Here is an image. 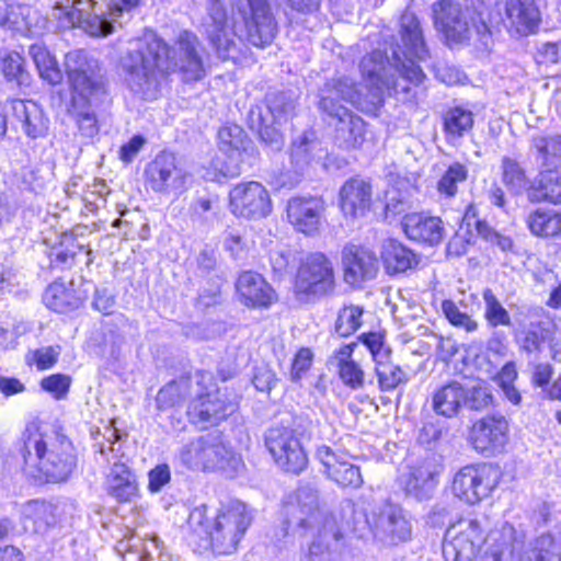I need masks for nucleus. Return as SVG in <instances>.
<instances>
[{
	"label": "nucleus",
	"mask_w": 561,
	"mask_h": 561,
	"mask_svg": "<svg viewBox=\"0 0 561 561\" xmlns=\"http://www.w3.org/2000/svg\"><path fill=\"white\" fill-rule=\"evenodd\" d=\"M187 176V172L170 152L159 153L146 168L148 185L154 192L163 194H178L184 191Z\"/></svg>",
	"instance_id": "22"
},
{
	"label": "nucleus",
	"mask_w": 561,
	"mask_h": 561,
	"mask_svg": "<svg viewBox=\"0 0 561 561\" xmlns=\"http://www.w3.org/2000/svg\"><path fill=\"white\" fill-rule=\"evenodd\" d=\"M371 185L362 178H352L340 190V206L345 217H363L371 205Z\"/></svg>",
	"instance_id": "30"
},
{
	"label": "nucleus",
	"mask_w": 561,
	"mask_h": 561,
	"mask_svg": "<svg viewBox=\"0 0 561 561\" xmlns=\"http://www.w3.org/2000/svg\"><path fill=\"white\" fill-rule=\"evenodd\" d=\"M334 287V271L330 260L319 252L308 255L296 275L294 290L297 299L311 302L331 295Z\"/></svg>",
	"instance_id": "13"
},
{
	"label": "nucleus",
	"mask_w": 561,
	"mask_h": 561,
	"mask_svg": "<svg viewBox=\"0 0 561 561\" xmlns=\"http://www.w3.org/2000/svg\"><path fill=\"white\" fill-rule=\"evenodd\" d=\"M442 309L445 317L453 325L463 328L467 332L477 330V321L471 319L467 313L461 312L454 301L444 300L442 304Z\"/></svg>",
	"instance_id": "58"
},
{
	"label": "nucleus",
	"mask_w": 561,
	"mask_h": 561,
	"mask_svg": "<svg viewBox=\"0 0 561 561\" xmlns=\"http://www.w3.org/2000/svg\"><path fill=\"white\" fill-rule=\"evenodd\" d=\"M191 390V381L182 378L161 388L157 394V407L161 410L182 404Z\"/></svg>",
	"instance_id": "51"
},
{
	"label": "nucleus",
	"mask_w": 561,
	"mask_h": 561,
	"mask_svg": "<svg viewBox=\"0 0 561 561\" xmlns=\"http://www.w3.org/2000/svg\"><path fill=\"white\" fill-rule=\"evenodd\" d=\"M443 466L435 458H426L420 465L412 468L407 482V490L416 497L430 496L438 483V477Z\"/></svg>",
	"instance_id": "34"
},
{
	"label": "nucleus",
	"mask_w": 561,
	"mask_h": 561,
	"mask_svg": "<svg viewBox=\"0 0 561 561\" xmlns=\"http://www.w3.org/2000/svg\"><path fill=\"white\" fill-rule=\"evenodd\" d=\"M402 225L408 238L430 245L438 244L445 234L439 217L412 213L404 216Z\"/></svg>",
	"instance_id": "31"
},
{
	"label": "nucleus",
	"mask_w": 561,
	"mask_h": 561,
	"mask_svg": "<svg viewBox=\"0 0 561 561\" xmlns=\"http://www.w3.org/2000/svg\"><path fill=\"white\" fill-rule=\"evenodd\" d=\"M484 301V318L493 327L512 325L511 317L492 289L485 288L482 294Z\"/></svg>",
	"instance_id": "53"
},
{
	"label": "nucleus",
	"mask_w": 561,
	"mask_h": 561,
	"mask_svg": "<svg viewBox=\"0 0 561 561\" xmlns=\"http://www.w3.org/2000/svg\"><path fill=\"white\" fill-rule=\"evenodd\" d=\"M56 524L55 506L45 501H31L23 508L26 531L43 534Z\"/></svg>",
	"instance_id": "38"
},
{
	"label": "nucleus",
	"mask_w": 561,
	"mask_h": 561,
	"mask_svg": "<svg viewBox=\"0 0 561 561\" xmlns=\"http://www.w3.org/2000/svg\"><path fill=\"white\" fill-rule=\"evenodd\" d=\"M505 16L508 28L518 35L533 33L540 23V12L534 0H506Z\"/></svg>",
	"instance_id": "32"
},
{
	"label": "nucleus",
	"mask_w": 561,
	"mask_h": 561,
	"mask_svg": "<svg viewBox=\"0 0 561 561\" xmlns=\"http://www.w3.org/2000/svg\"><path fill=\"white\" fill-rule=\"evenodd\" d=\"M499 469L486 463L465 466L454 477V494L468 504L479 503L499 484Z\"/></svg>",
	"instance_id": "15"
},
{
	"label": "nucleus",
	"mask_w": 561,
	"mask_h": 561,
	"mask_svg": "<svg viewBox=\"0 0 561 561\" xmlns=\"http://www.w3.org/2000/svg\"><path fill=\"white\" fill-rule=\"evenodd\" d=\"M220 146L225 150H231L240 154V150H247V135L238 125L224 126L218 130Z\"/></svg>",
	"instance_id": "56"
},
{
	"label": "nucleus",
	"mask_w": 561,
	"mask_h": 561,
	"mask_svg": "<svg viewBox=\"0 0 561 561\" xmlns=\"http://www.w3.org/2000/svg\"><path fill=\"white\" fill-rule=\"evenodd\" d=\"M71 378L68 375L54 374L41 381L42 388L51 393L56 399L65 398L69 391Z\"/></svg>",
	"instance_id": "62"
},
{
	"label": "nucleus",
	"mask_w": 561,
	"mask_h": 561,
	"mask_svg": "<svg viewBox=\"0 0 561 561\" xmlns=\"http://www.w3.org/2000/svg\"><path fill=\"white\" fill-rule=\"evenodd\" d=\"M265 445L275 462L283 470L299 473L306 469L307 455L291 428H270L265 435Z\"/></svg>",
	"instance_id": "18"
},
{
	"label": "nucleus",
	"mask_w": 561,
	"mask_h": 561,
	"mask_svg": "<svg viewBox=\"0 0 561 561\" xmlns=\"http://www.w3.org/2000/svg\"><path fill=\"white\" fill-rule=\"evenodd\" d=\"M434 72L436 79L447 85L462 84L467 79L466 75L459 68L448 62H438L435 65Z\"/></svg>",
	"instance_id": "63"
},
{
	"label": "nucleus",
	"mask_w": 561,
	"mask_h": 561,
	"mask_svg": "<svg viewBox=\"0 0 561 561\" xmlns=\"http://www.w3.org/2000/svg\"><path fill=\"white\" fill-rule=\"evenodd\" d=\"M360 69L367 81V95L363 96L354 85L355 96L353 100H343L357 106L367 114L376 115L382 107L387 89L382 84L381 71L386 70L383 53L374 50L362 59Z\"/></svg>",
	"instance_id": "17"
},
{
	"label": "nucleus",
	"mask_w": 561,
	"mask_h": 561,
	"mask_svg": "<svg viewBox=\"0 0 561 561\" xmlns=\"http://www.w3.org/2000/svg\"><path fill=\"white\" fill-rule=\"evenodd\" d=\"M527 226L536 236H558L561 233V214L554 209L538 208L528 215Z\"/></svg>",
	"instance_id": "47"
},
{
	"label": "nucleus",
	"mask_w": 561,
	"mask_h": 561,
	"mask_svg": "<svg viewBox=\"0 0 561 561\" xmlns=\"http://www.w3.org/2000/svg\"><path fill=\"white\" fill-rule=\"evenodd\" d=\"M530 202L548 201L561 204V169H548L539 174L538 187L528 191Z\"/></svg>",
	"instance_id": "41"
},
{
	"label": "nucleus",
	"mask_w": 561,
	"mask_h": 561,
	"mask_svg": "<svg viewBox=\"0 0 561 561\" xmlns=\"http://www.w3.org/2000/svg\"><path fill=\"white\" fill-rule=\"evenodd\" d=\"M141 0H71L67 13L73 25H79L92 36H107L122 26L125 13H130Z\"/></svg>",
	"instance_id": "9"
},
{
	"label": "nucleus",
	"mask_w": 561,
	"mask_h": 561,
	"mask_svg": "<svg viewBox=\"0 0 561 561\" xmlns=\"http://www.w3.org/2000/svg\"><path fill=\"white\" fill-rule=\"evenodd\" d=\"M108 495L118 502H130L138 493L136 476L123 462H115L105 480Z\"/></svg>",
	"instance_id": "37"
},
{
	"label": "nucleus",
	"mask_w": 561,
	"mask_h": 561,
	"mask_svg": "<svg viewBox=\"0 0 561 561\" xmlns=\"http://www.w3.org/2000/svg\"><path fill=\"white\" fill-rule=\"evenodd\" d=\"M476 229L478 234L486 242L499 247L502 251L513 250L514 242L508 236L501 234L489 226L485 221H477Z\"/></svg>",
	"instance_id": "59"
},
{
	"label": "nucleus",
	"mask_w": 561,
	"mask_h": 561,
	"mask_svg": "<svg viewBox=\"0 0 561 561\" xmlns=\"http://www.w3.org/2000/svg\"><path fill=\"white\" fill-rule=\"evenodd\" d=\"M472 242L473 233L471 229H463V226L459 227L447 244V255L456 257L465 255Z\"/></svg>",
	"instance_id": "60"
},
{
	"label": "nucleus",
	"mask_w": 561,
	"mask_h": 561,
	"mask_svg": "<svg viewBox=\"0 0 561 561\" xmlns=\"http://www.w3.org/2000/svg\"><path fill=\"white\" fill-rule=\"evenodd\" d=\"M363 308L356 305L344 306L335 321V332L341 336H350L362 325Z\"/></svg>",
	"instance_id": "55"
},
{
	"label": "nucleus",
	"mask_w": 561,
	"mask_h": 561,
	"mask_svg": "<svg viewBox=\"0 0 561 561\" xmlns=\"http://www.w3.org/2000/svg\"><path fill=\"white\" fill-rule=\"evenodd\" d=\"M251 522L248 506L236 501L224 507L211 524H208L206 505L196 506L188 514L185 529L205 539L214 553L225 556L237 550Z\"/></svg>",
	"instance_id": "5"
},
{
	"label": "nucleus",
	"mask_w": 561,
	"mask_h": 561,
	"mask_svg": "<svg viewBox=\"0 0 561 561\" xmlns=\"http://www.w3.org/2000/svg\"><path fill=\"white\" fill-rule=\"evenodd\" d=\"M344 280L357 286L376 277L378 260L373 251L354 243H347L342 250Z\"/></svg>",
	"instance_id": "24"
},
{
	"label": "nucleus",
	"mask_w": 561,
	"mask_h": 561,
	"mask_svg": "<svg viewBox=\"0 0 561 561\" xmlns=\"http://www.w3.org/2000/svg\"><path fill=\"white\" fill-rule=\"evenodd\" d=\"M19 453L24 470L46 482L66 481L77 465L75 448L65 435L34 423L22 433Z\"/></svg>",
	"instance_id": "2"
},
{
	"label": "nucleus",
	"mask_w": 561,
	"mask_h": 561,
	"mask_svg": "<svg viewBox=\"0 0 561 561\" xmlns=\"http://www.w3.org/2000/svg\"><path fill=\"white\" fill-rule=\"evenodd\" d=\"M516 554L517 561H561L559 545L550 535H542L525 545V536L512 525L491 531L478 561H507Z\"/></svg>",
	"instance_id": "7"
},
{
	"label": "nucleus",
	"mask_w": 561,
	"mask_h": 561,
	"mask_svg": "<svg viewBox=\"0 0 561 561\" xmlns=\"http://www.w3.org/2000/svg\"><path fill=\"white\" fill-rule=\"evenodd\" d=\"M208 15L213 22L207 27L211 46L218 57L226 60L237 50L234 35L227 27L228 13L221 0H206Z\"/></svg>",
	"instance_id": "28"
},
{
	"label": "nucleus",
	"mask_w": 561,
	"mask_h": 561,
	"mask_svg": "<svg viewBox=\"0 0 561 561\" xmlns=\"http://www.w3.org/2000/svg\"><path fill=\"white\" fill-rule=\"evenodd\" d=\"M324 210L325 204L320 197L295 196L287 203L289 222L298 231L307 234L318 231Z\"/></svg>",
	"instance_id": "27"
},
{
	"label": "nucleus",
	"mask_w": 561,
	"mask_h": 561,
	"mask_svg": "<svg viewBox=\"0 0 561 561\" xmlns=\"http://www.w3.org/2000/svg\"><path fill=\"white\" fill-rule=\"evenodd\" d=\"M465 401V386L457 380L438 386L431 396L433 411L446 419L456 417L460 413Z\"/></svg>",
	"instance_id": "33"
},
{
	"label": "nucleus",
	"mask_w": 561,
	"mask_h": 561,
	"mask_svg": "<svg viewBox=\"0 0 561 561\" xmlns=\"http://www.w3.org/2000/svg\"><path fill=\"white\" fill-rule=\"evenodd\" d=\"M531 150L538 160L547 164L553 158L561 157V135H536L531 139Z\"/></svg>",
	"instance_id": "52"
},
{
	"label": "nucleus",
	"mask_w": 561,
	"mask_h": 561,
	"mask_svg": "<svg viewBox=\"0 0 561 561\" xmlns=\"http://www.w3.org/2000/svg\"><path fill=\"white\" fill-rule=\"evenodd\" d=\"M234 8L245 22L248 41L260 47L271 44L277 27L266 0H236Z\"/></svg>",
	"instance_id": "21"
},
{
	"label": "nucleus",
	"mask_w": 561,
	"mask_h": 561,
	"mask_svg": "<svg viewBox=\"0 0 561 561\" xmlns=\"http://www.w3.org/2000/svg\"><path fill=\"white\" fill-rule=\"evenodd\" d=\"M72 96H98L104 93L99 61L84 50H72L65 58Z\"/></svg>",
	"instance_id": "16"
},
{
	"label": "nucleus",
	"mask_w": 561,
	"mask_h": 561,
	"mask_svg": "<svg viewBox=\"0 0 561 561\" xmlns=\"http://www.w3.org/2000/svg\"><path fill=\"white\" fill-rule=\"evenodd\" d=\"M434 26L447 41L462 43L469 39L472 31L484 38L490 34L489 26L479 9H462L457 0H438L432 4Z\"/></svg>",
	"instance_id": "12"
},
{
	"label": "nucleus",
	"mask_w": 561,
	"mask_h": 561,
	"mask_svg": "<svg viewBox=\"0 0 561 561\" xmlns=\"http://www.w3.org/2000/svg\"><path fill=\"white\" fill-rule=\"evenodd\" d=\"M240 301L248 307H268L276 300V293L265 278L255 272L247 271L236 283Z\"/></svg>",
	"instance_id": "29"
},
{
	"label": "nucleus",
	"mask_w": 561,
	"mask_h": 561,
	"mask_svg": "<svg viewBox=\"0 0 561 561\" xmlns=\"http://www.w3.org/2000/svg\"><path fill=\"white\" fill-rule=\"evenodd\" d=\"M13 117L20 122L23 131L31 138H38L47 130V119L41 107L33 101L12 100Z\"/></svg>",
	"instance_id": "35"
},
{
	"label": "nucleus",
	"mask_w": 561,
	"mask_h": 561,
	"mask_svg": "<svg viewBox=\"0 0 561 561\" xmlns=\"http://www.w3.org/2000/svg\"><path fill=\"white\" fill-rule=\"evenodd\" d=\"M283 516L286 529L299 536L311 533L322 539L334 540L342 536L335 517L320 510L319 492L309 484L300 485L288 496L283 507Z\"/></svg>",
	"instance_id": "8"
},
{
	"label": "nucleus",
	"mask_w": 561,
	"mask_h": 561,
	"mask_svg": "<svg viewBox=\"0 0 561 561\" xmlns=\"http://www.w3.org/2000/svg\"><path fill=\"white\" fill-rule=\"evenodd\" d=\"M469 170L465 164L458 161L453 162L437 181V192L446 198L455 197L458 193V184L466 182Z\"/></svg>",
	"instance_id": "50"
},
{
	"label": "nucleus",
	"mask_w": 561,
	"mask_h": 561,
	"mask_svg": "<svg viewBox=\"0 0 561 561\" xmlns=\"http://www.w3.org/2000/svg\"><path fill=\"white\" fill-rule=\"evenodd\" d=\"M316 457L325 468L327 476L342 488L358 489L364 480L359 467L351 463L347 456L335 453L331 447H318Z\"/></svg>",
	"instance_id": "26"
},
{
	"label": "nucleus",
	"mask_w": 561,
	"mask_h": 561,
	"mask_svg": "<svg viewBox=\"0 0 561 561\" xmlns=\"http://www.w3.org/2000/svg\"><path fill=\"white\" fill-rule=\"evenodd\" d=\"M529 367L531 368V383L535 387L548 389L550 387L549 385L554 373L553 366L547 362H536L530 363Z\"/></svg>",
	"instance_id": "64"
},
{
	"label": "nucleus",
	"mask_w": 561,
	"mask_h": 561,
	"mask_svg": "<svg viewBox=\"0 0 561 561\" xmlns=\"http://www.w3.org/2000/svg\"><path fill=\"white\" fill-rule=\"evenodd\" d=\"M28 55L33 59L39 77L49 84H58L62 80V72L56 58L48 51L45 45L35 43L30 46Z\"/></svg>",
	"instance_id": "44"
},
{
	"label": "nucleus",
	"mask_w": 561,
	"mask_h": 561,
	"mask_svg": "<svg viewBox=\"0 0 561 561\" xmlns=\"http://www.w3.org/2000/svg\"><path fill=\"white\" fill-rule=\"evenodd\" d=\"M116 550L125 561H154L153 552L159 550V538L152 536L144 540L131 536L118 541Z\"/></svg>",
	"instance_id": "43"
},
{
	"label": "nucleus",
	"mask_w": 561,
	"mask_h": 561,
	"mask_svg": "<svg viewBox=\"0 0 561 561\" xmlns=\"http://www.w3.org/2000/svg\"><path fill=\"white\" fill-rule=\"evenodd\" d=\"M237 404L210 378L197 383L195 398L190 402L187 415L197 425H216L236 411Z\"/></svg>",
	"instance_id": "14"
},
{
	"label": "nucleus",
	"mask_w": 561,
	"mask_h": 561,
	"mask_svg": "<svg viewBox=\"0 0 561 561\" xmlns=\"http://www.w3.org/2000/svg\"><path fill=\"white\" fill-rule=\"evenodd\" d=\"M0 70L4 80L19 89L28 88L32 76L25 67V59L16 51H10L0 60Z\"/></svg>",
	"instance_id": "45"
},
{
	"label": "nucleus",
	"mask_w": 561,
	"mask_h": 561,
	"mask_svg": "<svg viewBox=\"0 0 561 561\" xmlns=\"http://www.w3.org/2000/svg\"><path fill=\"white\" fill-rule=\"evenodd\" d=\"M400 35L402 45L392 49L391 58L383 53L386 70L381 71V76L388 95H396L405 102L411 98L410 84L419 85L425 77L414 60L426 59L428 49L414 13L407 11L402 14Z\"/></svg>",
	"instance_id": "4"
},
{
	"label": "nucleus",
	"mask_w": 561,
	"mask_h": 561,
	"mask_svg": "<svg viewBox=\"0 0 561 561\" xmlns=\"http://www.w3.org/2000/svg\"><path fill=\"white\" fill-rule=\"evenodd\" d=\"M178 45V58L170 55V47L158 37L152 38L140 49L127 53L121 65L130 90L144 98L153 99L157 96L163 75L175 69L181 71L185 81L202 79L205 69L196 35L187 31L182 32Z\"/></svg>",
	"instance_id": "1"
},
{
	"label": "nucleus",
	"mask_w": 561,
	"mask_h": 561,
	"mask_svg": "<svg viewBox=\"0 0 561 561\" xmlns=\"http://www.w3.org/2000/svg\"><path fill=\"white\" fill-rule=\"evenodd\" d=\"M482 540V530L476 519H460L450 525L443 541L446 561H471Z\"/></svg>",
	"instance_id": "20"
},
{
	"label": "nucleus",
	"mask_w": 561,
	"mask_h": 561,
	"mask_svg": "<svg viewBox=\"0 0 561 561\" xmlns=\"http://www.w3.org/2000/svg\"><path fill=\"white\" fill-rule=\"evenodd\" d=\"M59 354V346H45L31 352L27 360L34 363L39 370H45L54 366Z\"/></svg>",
	"instance_id": "61"
},
{
	"label": "nucleus",
	"mask_w": 561,
	"mask_h": 561,
	"mask_svg": "<svg viewBox=\"0 0 561 561\" xmlns=\"http://www.w3.org/2000/svg\"><path fill=\"white\" fill-rule=\"evenodd\" d=\"M321 158L320 144L308 135H302L294 141L290 153L291 164L295 169L296 179L293 184L299 182V178L316 159Z\"/></svg>",
	"instance_id": "40"
},
{
	"label": "nucleus",
	"mask_w": 561,
	"mask_h": 561,
	"mask_svg": "<svg viewBox=\"0 0 561 561\" xmlns=\"http://www.w3.org/2000/svg\"><path fill=\"white\" fill-rule=\"evenodd\" d=\"M354 96V82L348 78L328 81L320 90L319 108L334 126V141L343 150L358 149L365 141V122L340 103Z\"/></svg>",
	"instance_id": "6"
},
{
	"label": "nucleus",
	"mask_w": 561,
	"mask_h": 561,
	"mask_svg": "<svg viewBox=\"0 0 561 561\" xmlns=\"http://www.w3.org/2000/svg\"><path fill=\"white\" fill-rule=\"evenodd\" d=\"M376 374L379 387L383 391L392 390L400 383L408 381L407 373L399 365L391 362L377 360Z\"/></svg>",
	"instance_id": "54"
},
{
	"label": "nucleus",
	"mask_w": 561,
	"mask_h": 561,
	"mask_svg": "<svg viewBox=\"0 0 561 561\" xmlns=\"http://www.w3.org/2000/svg\"><path fill=\"white\" fill-rule=\"evenodd\" d=\"M381 257L389 274L405 272L417 264L415 254L393 239L385 241Z\"/></svg>",
	"instance_id": "39"
},
{
	"label": "nucleus",
	"mask_w": 561,
	"mask_h": 561,
	"mask_svg": "<svg viewBox=\"0 0 561 561\" xmlns=\"http://www.w3.org/2000/svg\"><path fill=\"white\" fill-rule=\"evenodd\" d=\"M229 208L241 218L257 220L272 213V199L266 187L256 181L239 183L229 193Z\"/></svg>",
	"instance_id": "19"
},
{
	"label": "nucleus",
	"mask_w": 561,
	"mask_h": 561,
	"mask_svg": "<svg viewBox=\"0 0 561 561\" xmlns=\"http://www.w3.org/2000/svg\"><path fill=\"white\" fill-rule=\"evenodd\" d=\"M43 301L47 308L60 313L71 311L80 304L73 290L62 282L49 284L44 291Z\"/></svg>",
	"instance_id": "46"
},
{
	"label": "nucleus",
	"mask_w": 561,
	"mask_h": 561,
	"mask_svg": "<svg viewBox=\"0 0 561 561\" xmlns=\"http://www.w3.org/2000/svg\"><path fill=\"white\" fill-rule=\"evenodd\" d=\"M374 537L387 545H398L410 539L411 524L403 510L396 504L386 503L367 519Z\"/></svg>",
	"instance_id": "23"
},
{
	"label": "nucleus",
	"mask_w": 561,
	"mask_h": 561,
	"mask_svg": "<svg viewBox=\"0 0 561 561\" xmlns=\"http://www.w3.org/2000/svg\"><path fill=\"white\" fill-rule=\"evenodd\" d=\"M93 96H72L69 114L76 122L80 134L92 138L99 133L98 121L91 107Z\"/></svg>",
	"instance_id": "42"
},
{
	"label": "nucleus",
	"mask_w": 561,
	"mask_h": 561,
	"mask_svg": "<svg viewBox=\"0 0 561 561\" xmlns=\"http://www.w3.org/2000/svg\"><path fill=\"white\" fill-rule=\"evenodd\" d=\"M356 346V343L345 344L334 351L329 358V364L337 370L341 380L353 389L360 388L364 385V370L353 358Z\"/></svg>",
	"instance_id": "36"
},
{
	"label": "nucleus",
	"mask_w": 561,
	"mask_h": 561,
	"mask_svg": "<svg viewBox=\"0 0 561 561\" xmlns=\"http://www.w3.org/2000/svg\"><path fill=\"white\" fill-rule=\"evenodd\" d=\"M473 127V114L463 107L449 108L444 114V131L448 140L462 138Z\"/></svg>",
	"instance_id": "49"
},
{
	"label": "nucleus",
	"mask_w": 561,
	"mask_h": 561,
	"mask_svg": "<svg viewBox=\"0 0 561 561\" xmlns=\"http://www.w3.org/2000/svg\"><path fill=\"white\" fill-rule=\"evenodd\" d=\"M466 401L463 407L470 410L481 411L493 402V394L486 385L478 383L470 388L465 387Z\"/></svg>",
	"instance_id": "57"
},
{
	"label": "nucleus",
	"mask_w": 561,
	"mask_h": 561,
	"mask_svg": "<svg viewBox=\"0 0 561 561\" xmlns=\"http://www.w3.org/2000/svg\"><path fill=\"white\" fill-rule=\"evenodd\" d=\"M501 175L503 184L516 195L533 188L525 169L514 158L504 156L501 160Z\"/></svg>",
	"instance_id": "48"
},
{
	"label": "nucleus",
	"mask_w": 561,
	"mask_h": 561,
	"mask_svg": "<svg viewBox=\"0 0 561 561\" xmlns=\"http://www.w3.org/2000/svg\"><path fill=\"white\" fill-rule=\"evenodd\" d=\"M507 432L508 423L504 416L488 415L473 423L470 442L477 451L494 454L505 446Z\"/></svg>",
	"instance_id": "25"
},
{
	"label": "nucleus",
	"mask_w": 561,
	"mask_h": 561,
	"mask_svg": "<svg viewBox=\"0 0 561 561\" xmlns=\"http://www.w3.org/2000/svg\"><path fill=\"white\" fill-rule=\"evenodd\" d=\"M176 458L184 467L203 471L228 470L238 463L219 432L206 433L183 444Z\"/></svg>",
	"instance_id": "11"
},
{
	"label": "nucleus",
	"mask_w": 561,
	"mask_h": 561,
	"mask_svg": "<svg viewBox=\"0 0 561 561\" xmlns=\"http://www.w3.org/2000/svg\"><path fill=\"white\" fill-rule=\"evenodd\" d=\"M295 107L296 96L293 92H268L264 104L251 107L249 126L272 150L279 151L284 137L277 126L288 121Z\"/></svg>",
	"instance_id": "10"
},
{
	"label": "nucleus",
	"mask_w": 561,
	"mask_h": 561,
	"mask_svg": "<svg viewBox=\"0 0 561 561\" xmlns=\"http://www.w3.org/2000/svg\"><path fill=\"white\" fill-rule=\"evenodd\" d=\"M19 453L24 470L46 482L66 481L77 465L75 448L65 435L34 423L22 433Z\"/></svg>",
	"instance_id": "3"
}]
</instances>
